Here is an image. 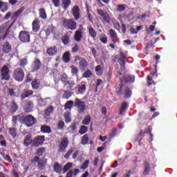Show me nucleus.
<instances>
[{"instance_id": "obj_28", "label": "nucleus", "mask_w": 177, "mask_h": 177, "mask_svg": "<svg viewBox=\"0 0 177 177\" xmlns=\"http://www.w3.org/2000/svg\"><path fill=\"white\" fill-rule=\"evenodd\" d=\"M88 30L90 37H91L93 39H95V38L97 37V32H96V30H95V28H93L92 26H90Z\"/></svg>"}, {"instance_id": "obj_38", "label": "nucleus", "mask_w": 177, "mask_h": 177, "mask_svg": "<svg viewBox=\"0 0 177 177\" xmlns=\"http://www.w3.org/2000/svg\"><path fill=\"white\" fill-rule=\"evenodd\" d=\"M103 66L104 64H102V65H97L95 66V71L97 75H102L103 74Z\"/></svg>"}, {"instance_id": "obj_53", "label": "nucleus", "mask_w": 177, "mask_h": 177, "mask_svg": "<svg viewBox=\"0 0 177 177\" xmlns=\"http://www.w3.org/2000/svg\"><path fill=\"white\" fill-rule=\"evenodd\" d=\"M126 9H127V5L125 4L118 5V8H117L118 12H120V13H122V12H124Z\"/></svg>"}, {"instance_id": "obj_37", "label": "nucleus", "mask_w": 177, "mask_h": 177, "mask_svg": "<svg viewBox=\"0 0 177 177\" xmlns=\"http://www.w3.org/2000/svg\"><path fill=\"white\" fill-rule=\"evenodd\" d=\"M37 169L39 171H44V169H45V167H46V161H43V160H40L38 163H37Z\"/></svg>"}, {"instance_id": "obj_27", "label": "nucleus", "mask_w": 177, "mask_h": 177, "mask_svg": "<svg viewBox=\"0 0 177 177\" xmlns=\"http://www.w3.org/2000/svg\"><path fill=\"white\" fill-rule=\"evenodd\" d=\"M39 85H41V81L38 79H35L31 82V86L32 89L37 91V89H39Z\"/></svg>"}, {"instance_id": "obj_13", "label": "nucleus", "mask_w": 177, "mask_h": 177, "mask_svg": "<svg viewBox=\"0 0 177 177\" xmlns=\"http://www.w3.org/2000/svg\"><path fill=\"white\" fill-rule=\"evenodd\" d=\"M120 82H125L126 84L128 83H132L135 82V75H126L122 79L120 77Z\"/></svg>"}, {"instance_id": "obj_33", "label": "nucleus", "mask_w": 177, "mask_h": 177, "mask_svg": "<svg viewBox=\"0 0 177 177\" xmlns=\"http://www.w3.org/2000/svg\"><path fill=\"white\" fill-rule=\"evenodd\" d=\"M100 41L104 45H106L107 42H109V37H107V35H106V34L102 33L100 35Z\"/></svg>"}, {"instance_id": "obj_20", "label": "nucleus", "mask_w": 177, "mask_h": 177, "mask_svg": "<svg viewBox=\"0 0 177 177\" xmlns=\"http://www.w3.org/2000/svg\"><path fill=\"white\" fill-rule=\"evenodd\" d=\"M46 53L48 56H55V55H57V46H53L48 48Z\"/></svg>"}, {"instance_id": "obj_29", "label": "nucleus", "mask_w": 177, "mask_h": 177, "mask_svg": "<svg viewBox=\"0 0 177 177\" xmlns=\"http://www.w3.org/2000/svg\"><path fill=\"white\" fill-rule=\"evenodd\" d=\"M53 169L55 172L57 174H62V171H63V168L62 167V165L59 164V162H55L54 165H53Z\"/></svg>"}, {"instance_id": "obj_39", "label": "nucleus", "mask_w": 177, "mask_h": 177, "mask_svg": "<svg viewBox=\"0 0 177 177\" xmlns=\"http://www.w3.org/2000/svg\"><path fill=\"white\" fill-rule=\"evenodd\" d=\"M92 121V118L90 115H87L85 116L84 119L82 120V125H89L91 122Z\"/></svg>"}, {"instance_id": "obj_26", "label": "nucleus", "mask_w": 177, "mask_h": 177, "mask_svg": "<svg viewBox=\"0 0 177 177\" xmlns=\"http://www.w3.org/2000/svg\"><path fill=\"white\" fill-rule=\"evenodd\" d=\"M150 172V163L147 161L144 162V171L142 172L143 175H149Z\"/></svg>"}, {"instance_id": "obj_59", "label": "nucleus", "mask_w": 177, "mask_h": 177, "mask_svg": "<svg viewBox=\"0 0 177 177\" xmlns=\"http://www.w3.org/2000/svg\"><path fill=\"white\" fill-rule=\"evenodd\" d=\"M147 86H150V85H153L154 84V80H153V76L148 75L147 77Z\"/></svg>"}, {"instance_id": "obj_31", "label": "nucleus", "mask_w": 177, "mask_h": 177, "mask_svg": "<svg viewBox=\"0 0 177 177\" xmlns=\"http://www.w3.org/2000/svg\"><path fill=\"white\" fill-rule=\"evenodd\" d=\"M17 110H19V105L15 102H12L10 108L11 114H15Z\"/></svg>"}, {"instance_id": "obj_25", "label": "nucleus", "mask_w": 177, "mask_h": 177, "mask_svg": "<svg viewBox=\"0 0 177 177\" xmlns=\"http://www.w3.org/2000/svg\"><path fill=\"white\" fill-rule=\"evenodd\" d=\"M128 107H129L128 102H124L120 106L119 114L122 115V114H124V113L128 110Z\"/></svg>"}, {"instance_id": "obj_22", "label": "nucleus", "mask_w": 177, "mask_h": 177, "mask_svg": "<svg viewBox=\"0 0 177 177\" xmlns=\"http://www.w3.org/2000/svg\"><path fill=\"white\" fill-rule=\"evenodd\" d=\"M19 121V122H23V113H21L19 115L12 116V123L13 126L16 127L17 125V121Z\"/></svg>"}, {"instance_id": "obj_50", "label": "nucleus", "mask_w": 177, "mask_h": 177, "mask_svg": "<svg viewBox=\"0 0 177 177\" xmlns=\"http://www.w3.org/2000/svg\"><path fill=\"white\" fill-rule=\"evenodd\" d=\"M124 93V84L121 83L120 88L117 87L116 88V93L117 95H119V96H121L122 93Z\"/></svg>"}, {"instance_id": "obj_57", "label": "nucleus", "mask_w": 177, "mask_h": 177, "mask_svg": "<svg viewBox=\"0 0 177 177\" xmlns=\"http://www.w3.org/2000/svg\"><path fill=\"white\" fill-rule=\"evenodd\" d=\"M71 74L73 76L77 75L78 76V68L74 66H71Z\"/></svg>"}, {"instance_id": "obj_36", "label": "nucleus", "mask_w": 177, "mask_h": 177, "mask_svg": "<svg viewBox=\"0 0 177 177\" xmlns=\"http://www.w3.org/2000/svg\"><path fill=\"white\" fill-rule=\"evenodd\" d=\"M70 56L71 54L69 51H66L64 53L62 56V60L64 63H68L70 62Z\"/></svg>"}, {"instance_id": "obj_19", "label": "nucleus", "mask_w": 177, "mask_h": 177, "mask_svg": "<svg viewBox=\"0 0 177 177\" xmlns=\"http://www.w3.org/2000/svg\"><path fill=\"white\" fill-rule=\"evenodd\" d=\"M79 68L80 69V71L84 73V71L88 68V61L82 58L81 61L79 62Z\"/></svg>"}, {"instance_id": "obj_18", "label": "nucleus", "mask_w": 177, "mask_h": 177, "mask_svg": "<svg viewBox=\"0 0 177 177\" xmlns=\"http://www.w3.org/2000/svg\"><path fill=\"white\" fill-rule=\"evenodd\" d=\"M31 145L32 147V135L31 133L28 134L24 140V146L28 147Z\"/></svg>"}, {"instance_id": "obj_4", "label": "nucleus", "mask_w": 177, "mask_h": 177, "mask_svg": "<svg viewBox=\"0 0 177 177\" xmlns=\"http://www.w3.org/2000/svg\"><path fill=\"white\" fill-rule=\"evenodd\" d=\"M0 71V78L1 81H9L10 80V68L9 66L3 65Z\"/></svg>"}, {"instance_id": "obj_43", "label": "nucleus", "mask_w": 177, "mask_h": 177, "mask_svg": "<svg viewBox=\"0 0 177 177\" xmlns=\"http://www.w3.org/2000/svg\"><path fill=\"white\" fill-rule=\"evenodd\" d=\"M71 168H73V163L68 162L63 167L62 174H66Z\"/></svg>"}, {"instance_id": "obj_52", "label": "nucleus", "mask_w": 177, "mask_h": 177, "mask_svg": "<svg viewBox=\"0 0 177 177\" xmlns=\"http://www.w3.org/2000/svg\"><path fill=\"white\" fill-rule=\"evenodd\" d=\"M64 117L65 119V122L66 124H70L71 122V118H70V112H66L64 114Z\"/></svg>"}, {"instance_id": "obj_32", "label": "nucleus", "mask_w": 177, "mask_h": 177, "mask_svg": "<svg viewBox=\"0 0 177 177\" xmlns=\"http://www.w3.org/2000/svg\"><path fill=\"white\" fill-rule=\"evenodd\" d=\"M54 111L55 108L53 107V106H50L44 110V115H46V117H49Z\"/></svg>"}, {"instance_id": "obj_21", "label": "nucleus", "mask_w": 177, "mask_h": 177, "mask_svg": "<svg viewBox=\"0 0 177 177\" xmlns=\"http://www.w3.org/2000/svg\"><path fill=\"white\" fill-rule=\"evenodd\" d=\"M32 27L33 32H38L39 31V28H41V26H39V20H38V19L36 18L32 21Z\"/></svg>"}, {"instance_id": "obj_23", "label": "nucleus", "mask_w": 177, "mask_h": 177, "mask_svg": "<svg viewBox=\"0 0 177 177\" xmlns=\"http://www.w3.org/2000/svg\"><path fill=\"white\" fill-rule=\"evenodd\" d=\"M40 131L42 132V133H52V128L46 124L41 125Z\"/></svg>"}, {"instance_id": "obj_44", "label": "nucleus", "mask_w": 177, "mask_h": 177, "mask_svg": "<svg viewBox=\"0 0 177 177\" xmlns=\"http://www.w3.org/2000/svg\"><path fill=\"white\" fill-rule=\"evenodd\" d=\"M74 104L73 101H67L64 105L65 110H71L73 109V105Z\"/></svg>"}, {"instance_id": "obj_24", "label": "nucleus", "mask_w": 177, "mask_h": 177, "mask_svg": "<svg viewBox=\"0 0 177 177\" xmlns=\"http://www.w3.org/2000/svg\"><path fill=\"white\" fill-rule=\"evenodd\" d=\"M39 17L41 19V20H46V19H48L46 11L44 8L39 9Z\"/></svg>"}, {"instance_id": "obj_54", "label": "nucleus", "mask_w": 177, "mask_h": 177, "mask_svg": "<svg viewBox=\"0 0 177 177\" xmlns=\"http://www.w3.org/2000/svg\"><path fill=\"white\" fill-rule=\"evenodd\" d=\"M87 132H88V127L86 126L80 127V129L79 130V133H80V135H85V133Z\"/></svg>"}, {"instance_id": "obj_56", "label": "nucleus", "mask_w": 177, "mask_h": 177, "mask_svg": "<svg viewBox=\"0 0 177 177\" xmlns=\"http://www.w3.org/2000/svg\"><path fill=\"white\" fill-rule=\"evenodd\" d=\"M92 71L89 69H88L86 71H85L83 73V77L84 78H91V77H92Z\"/></svg>"}, {"instance_id": "obj_16", "label": "nucleus", "mask_w": 177, "mask_h": 177, "mask_svg": "<svg viewBox=\"0 0 177 177\" xmlns=\"http://www.w3.org/2000/svg\"><path fill=\"white\" fill-rule=\"evenodd\" d=\"M1 50L5 54L10 53L12 52V45H10V43L9 41L5 42L1 46Z\"/></svg>"}, {"instance_id": "obj_3", "label": "nucleus", "mask_w": 177, "mask_h": 177, "mask_svg": "<svg viewBox=\"0 0 177 177\" xmlns=\"http://www.w3.org/2000/svg\"><path fill=\"white\" fill-rule=\"evenodd\" d=\"M24 71L21 68H17L13 71L12 78L17 82H23L24 80Z\"/></svg>"}, {"instance_id": "obj_48", "label": "nucleus", "mask_w": 177, "mask_h": 177, "mask_svg": "<svg viewBox=\"0 0 177 177\" xmlns=\"http://www.w3.org/2000/svg\"><path fill=\"white\" fill-rule=\"evenodd\" d=\"M43 34H46V37H49V35H50V34H52V32H50V28H47V30H41L39 32V37L40 38H42V35Z\"/></svg>"}, {"instance_id": "obj_30", "label": "nucleus", "mask_w": 177, "mask_h": 177, "mask_svg": "<svg viewBox=\"0 0 177 177\" xmlns=\"http://www.w3.org/2000/svg\"><path fill=\"white\" fill-rule=\"evenodd\" d=\"M75 85V82L74 80H69L64 86H66L68 91H74L73 87Z\"/></svg>"}, {"instance_id": "obj_47", "label": "nucleus", "mask_w": 177, "mask_h": 177, "mask_svg": "<svg viewBox=\"0 0 177 177\" xmlns=\"http://www.w3.org/2000/svg\"><path fill=\"white\" fill-rule=\"evenodd\" d=\"M46 99H49V98H46V99H42L40 98L38 100V105L40 107H44V106H46V104H48V102H46Z\"/></svg>"}, {"instance_id": "obj_6", "label": "nucleus", "mask_w": 177, "mask_h": 177, "mask_svg": "<svg viewBox=\"0 0 177 177\" xmlns=\"http://www.w3.org/2000/svg\"><path fill=\"white\" fill-rule=\"evenodd\" d=\"M97 13H98L99 16H101L102 18L100 19V20L104 24L105 23H110V21H111V18H110V15H109V13H107L104 10L102 9H98L97 10Z\"/></svg>"}, {"instance_id": "obj_60", "label": "nucleus", "mask_w": 177, "mask_h": 177, "mask_svg": "<svg viewBox=\"0 0 177 177\" xmlns=\"http://www.w3.org/2000/svg\"><path fill=\"white\" fill-rule=\"evenodd\" d=\"M70 132L71 133H74V132H77V124H73L69 127Z\"/></svg>"}, {"instance_id": "obj_12", "label": "nucleus", "mask_w": 177, "mask_h": 177, "mask_svg": "<svg viewBox=\"0 0 177 177\" xmlns=\"http://www.w3.org/2000/svg\"><path fill=\"white\" fill-rule=\"evenodd\" d=\"M72 15L76 21H78L81 17V10H80V6H75L72 8Z\"/></svg>"}, {"instance_id": "obj_40", "label": "nucleus", "mask_w": 177, "mask_h": 177, "mask_svg": "<svg viewBox=\"0 0 177 177\" xmlns=\"http://www.w3.org/2000/svg\"><path fill=\"white\" fill-rule=\"evenodd\" d=\"M89 143V137L88 134H85L82 137V140H81V145L83 146H86V145H88Z\"/></svg>"}, {"instance_id": "obj_7", "label": "nucleus", "mask_w": 177, "mask_h": 177, "mask_svg": "<svg viewBox=\"0 0 177 177\" xmlns=\"http://www.w3.org/2000/svg\"><path fill=\"white\" fill-rule=\"evenodd\" d=\"M75 107H77L79 114H82L86 110V105H85V102L81 101V100L78 98H75L74 102Z\"/></svg>"}, {"instance_id": "obj_51", "label": "nucleus", "mask_w": 177, "mask_h": 177, "mask_svg": "<svg viewBox=\"0 0 177 177\" xmlns=\"http://www.w3.org/2000/svg\"><path fill=\"white\" fill-rule=\"evenodd\" d=\"M61 81H62V84L65 86L66 84H67V82L69 81L68 76H67V75L66 73L63 74L61 76Z\"/></svg>"}, {"instance_id": "obj_61", "label": "nucleus", "mask_w": 177, "mask_h": 177, "mask_svg": "<svg viewBox=\"0 0 177 177\" xmlns=\"http://www.w3.org/2000/svg\"><path fill=\"white\" fill-rule=\"evenodd\" d=\"M89 167V160H86L84 163L82 164L80 169H86Z\"/></svg>"}, {"instance_id": "obj_11", "label": "nucleus", "mask_w": 177, "mask_h": 177, "mask_svg": "<svg viewBox=\"0 0 177 177\" xmlns=\"http://www.w3.org/2000/svg\"><path fill=\"white\" fill-rule=\"evenodd\" d=\"M12 26H13V23L8 26V23H4L0 26V34H2V32H3V30H6V32L3 36V39H5V38H6V37L8 36V34H9V30H10Z\"/></svg>"}, {"instance_id": "obj_55", "label": "nucleus", "mask_w": 177, "mask_h": 177, "mask_svg": "<svg viewBox=\"0 0 177 177\" xmlns=\"http://www.w3.org/2000/svg\"><path fill=\"white\" fill-rule=\"evenodd\" d=\"M57 129H59L61 131H63L64 129V127H66V124L64 122L59 120L57 124Z\"/></svg>"}, {"instance_id": "obj_15", "label": "nucleus", "mask_w": 177, "mask_h": 177, "mask_svg": "<svg viewBox=\"0 0 177 177\" xmlns=\"http://www.w3.org/2000/svg\"><path fill=\"white\" fill-rule=\"evenodd\" d=\"M109 37L113 44H117V42L120 41V39L118 38V35L114 29L111 28L109 30Z\"/></svg>"}, {"instance_id": "obj_46", "label": "nucleus", "mask_w": 177, "mask_h": 177, "mask_svg": "<svg viewBox=\"0 0 177 177\" xmlns=\"http://www.w3.org/2000/svg\"><path fill=\"white\" fill-rule=\"evenodd\" d=\"M46 151V149H45V147H40L37 149L36 151V155L42 157V156H44V153H45Z\"/></svg>"}, {"instance_id": "obj_34", "label": "nucleus", "mask_w": 177, "mask_h": 177, "mask_svg": "<svg viewBox=\"0 0 177 177\" xmlns=\"http://www.w3.org/2000/svg\"><path fill=\"white\" fill-rule=\"evenodd\" d=\"M8 133L12 136L13 139L17 136V129L12 127V128H9L8 129Z\"/></svg>"}, {"instance_id": "obj_8", "label": "nucleus", "mask_w": 177, "mask_h": 177, "mask_svg": "<svg viewBox=\"0 0 177 177\" xmlns=\"http://www.w3.org/2000/svg\"><path fill=\"white\" fill-rule=\"evenodd\" d=\"M68 143H70L68 138L67 137L63 138L58 145V153H65L66 149L68 147Z\"/></svg>"}, {"instance_id": "obj_41", "label": "nucleus", "mask_w": 177, "mask_h": 177, "mask_svg": "<svg viewBox=\"0 0 177 177\" xmlns=\"http://www.w3.org/2000/svg\"><path fill=\"white\" fill-rule=\"evenodd\" d=\"M77 94L82 95L86 91V86L85 84H82L81 86L78 85Z\"/></svg>"}, {"instance_id": "obj_2", "label": "nucleus", "mask_w": 177, "mask_h": 177, "mask_svg": "<svg viewBox=\"0 0 177 177\" xmlns=\"http://www.w3.org/2000/svg\"><path fill=\"white\" fill-rule=\"evenodd\" d=\"M22 124H24L28 128H31L37 124V119L32 115L25 116L22 115Z\"/></svg>"}, {"instance_id": "obj_58", "label": "nucleus", "mask_w": 177, "mask_h": 177, "mask_svg": "<svg viewBox=\"0 0 177 177\" xmlns=\"http://www.w3.org/2000/svg\"><path fill=\"white\" fill-rule=\"evenodd\" d=\"M27 58H22L19 60V66L21 67H25V66H27Z\"/></svg>"}, {"instance_id": "obj_5", "label": "nucleus", "mask_w": 177, "mask_h": 177, "mask_svg": "<svg viewBox=\"0 0 177 177\" xmlns=\"http://www.w3.org/2000/svg\"><path fill=\"white\" fill-rule=\"evenodd\" d=\"M19 39L24 44L31 42V35L30 32L26 30H21L19 33Z\"/></svg>"}, {"instance_id": "obj_17", "label": "nucleus", "mask_w": 177, "mask_h": 177, "mask_svg": "<svg viewBox=\"0 0 177 177\" xmlns=\"http://www.w3.org/2000/svg\"><path fill=\"white\" fill-rule=\"evenodd\" d=\"M84 37V33L82 32V28H79L77 30L75 31L74 38L75 41L77 42H81V39H82Z\"/></svg>"}, {"instance_id": "obj_63", "label": "nucleus", "mask_w": 177, "mask_h": 177, "mask_svg": "<svg viewBox=\"0 0 177 177\" xmlns=\"http://www.w3.org/2000/svg\"><path fill=\"white\" fill-rule=\"evenodd\" d=\"M41 160H40V159H39V156H35L34 158H33V159H32L31 160H30V162L32 163V164H34L35 165V164H37H37H38V162H39Z\"/></svg>"}, {"instance_id": "obj_62", "label": "nucleus", "mask_w": 177, "mask_h": 177, "mask_svg": "<svg viewBox=\"0 0 177 177\" xmlns=\"http://www.w3.org/2000/svg\"><path fill=\"white\" fill-rule=\"evenodd\" d=\"M63 99H66V100L70 99L71 97V93L68 91H66L63 95H62Z\"/></svg>"}, {"instance_id": "obj_45", "label": "nucleus", "mask_w": 177, "mask_h": 177, "mask_svg": "<svg viewBox=\"0 0 177 177\" xmlns=\"http://www.w3.org/2000/svg\"><path fill=\"white\" fill-rule=\"evenodd\" d=\"M71 5V0H63L62 1V6L63 9L66 10L68 8V6Z\"/></svg>"}, {"instance_id": "obj_35", "label": "nucleus", "mask_w": 177, "mask_h": 177, "mask_svg": "<svg viewBox=\"0 0 177 177\" xmlns=\"http://www.w3.org/2000/svg\"><path fill=\"white\" fill-rule=\"evenodd\" d=\"M132 96V90L128 86L124 88V99H129Z\"/></svg>"}, {"instance_id": "obj_9", "label": "nucleus", "mask_w": 177, "mask_h": 177, "mask_svg": "<svg viewBox=\"0 0 177 177\" xmlns=\"http://www.w3.org/2000/svg\"><path fill=\"white\" fill-rule=\"evenodd\" d=\"M44 142H45V136H37L32 140V147H39L44 145Z\"/></svg>"}, {"instance_id": "obj_1", "label": "nucleus", "mask_w": 177, "mask_h": 177, "mask_svg": "<svg viewBox=\"0 0 177 177\" xmlns=\"http://www.w3.org/2000/svg\"><path fill=\"white\" fill-rule=\"evenodd\" d=\"M62 27L65 28V30L75 31V30H77V22L74 19H64L62 21Z\"/></svg>"}, {"instance_id": "obj_14", "label": "nucleus", "mask_w": 177, "mask_h": 177, "mask_svg": "<svg viewBox=\"0 0 177 177\" xmlns=\"http://www.w3.org/2000/svg\"><path fill=\"white\" fill-rule=\"evenodd\" d=\"M34 109V102L31 100H27L24 105V109L25 113H31Z\"/></svg>"}, {"instance_id": "obj_64", "label": "nucleus", "mask_w": 177, "mask_h": 177, "mask_svg": "<svg viewBox=\"0 0 177 177\" xmlns=\"http://www.w3.org/2000/svg\"><path fill=\"white\" fill-rule=\"evenodd\" d=\"M31 81H32V75H31V73L30 72H28V73L26 75V80L25 81V82H31Z\"/></svg>"}, {"instance_id": "obj_49", "label": "nucleus", "mask_w": 177, "mask_h": 177, "mask_svg": "<svg viewBox=\"0 0 177 177\" xmlns=\"http://www.w3.org/2000/svg\"><path fill=\"white\" fill-rule=\"evenodd\" d=\"M75 150V148L72 147L71 148L68 152L64 155V158H66V160H68V158H70V156H71V154H73V153H74Z\"/></svg>"}, {"instance_id": "obj_10", "label": "nucleus", "mask_w": 177, "mask_h": 177, "mask_svg": "<svg viewBox=\"0 0 177 177\" xmlns=\"http://www.w3.org/2000/svg\"><path fill=\"white\" fill-rule=\"evenodd\" d=\"M42 66V63H41V60L38 58H35L34 61L31 65L32 73H35V71H39Z\"/></svg>"}, {"instance_id": "obj_42", "label": "nucleus", "mask_w": 177, "mask_h": 177, "mask_svg": "<svg viewBox=\"0 0 177 177\" xmlns=\"http://www.w3.org/2000/svg\"><path fill=\"white\" fill-rule=\"evenodd\" d=\"M62 41L64 45H68V44H70V36L68 35H64Z\"/></svg>"}]
</instances>
